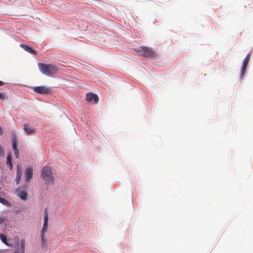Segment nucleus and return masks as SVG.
I'll list each match as a JSON object with an SVG mask.
<instances>
[{
	"mask_svg": "<svg viewBox=\"0 0 253 253\" xmlns=\"http://www.w3.org/2000/svg\"><path fill=\"white\" fill-rule=\"evenodd\" d=\"M22 175V171L20 169L19 167H17V172H16V181L17 184H18L19 183L21 177Z\"/></svg>",
	"mask_w": 253,
	"mask_h": 253,
	"instance_id": "nucleus-14",
	"label": "nucleus"
},
{
	"mask_svg": "<svg viewBox=\"0 0 253 253\" xmlns=\"http://www.w3.org/2000/svg\"><path fill=\"white\" fill-rule=\"evenodd\" d=\"M33 176V168L30 167L26 169L25 171V180L27 182L29 181Z\"/></svg>",
	"mask_w": 253,
	"mask_h": 253,
	"instance_id": "nucleus-9",
	"label": "nucleus"
},
{
	"mask_svg": "<svg viewBox=\"0 0 253 253\" xmlns=\"http://www.w3.org/2000/svg\"><path fill=\"white\" fill-rule=\"evenodd\" d=\"M15 156L17 158H19V150H16L14 151Z\"/></svg>",
	"mask_w": 253,
	"mask_h": 253,
	"instance_id": "nucleus-21",
	"label": "nucleus"
},
{
	"mask_svg": "<svg viewBox=\"0 0 253 253\" xmlns=\"http://www.w3.org/2000/svg\"><path fill=\"white\" fill-rule=\"evenodd\" d=\"M24 130L29 135L33 134L36 132V128L35 127H32L28 124L24 125Z\"/></svg>",
	"mask_w": 253,
	"mask_h": 253,
	"instance_id": "nucleus-11",
	"label": "nucleus"
},
{
	"mask_svg": "<svg viewBox=\"0 0 253 253\" xmlns=\"http://www.w3.org/2000/svg\"><path fill=\"white\" fill-rule=\"evenodd\" d=\"M12 141V144H18V139L15 135H13Z\"/></svg>",
	"mask_w": 253,
	"mask_h": 253,
	"instance_id": "nucleus-18",
	"label": "nucleus"
},
{
	"mask_svg": "<svg viewBox=\"0 0 253 253\" xmlns=\"http://www.w3.org/2000/svg\"><path fill=\"white\" fill-rule=\"evenodd\" d=\"M3 133V130L2 129V128L0 126V135L2 134Z\"/></svg>",
	"mask_w": 253,
	"mask_h": 253,
	"instance_id": "nucleus-24",
	"label": "nucleus"
},
{
	"mask_svg": "<svg viewBox=\"0 0 253 253\" xmlns=\"http://www.w3.org/2000/svg\"><path fill=\"white\" fill-rule=\"evenodd\" d=\"M35 92L40 94H47L49 92L50 89L45 86H35L33 88Z\"/></svg>",
	"mask_w": 253,
	"mask_h": 253,
	"instance_id": "nucleus-6",
	"label": "nucleus"
},
{
	"mask_svg": "<svg viewBox=\"0 0 253 253\" xmlns=\"http://www.w3.org/2000/svg\"><path fill=\"white\" fill-rule=\"evenodd\" d=\"M38 65L40 71L42 74L48 76H52L57 71V67L51 64L39 63Z\"/></svg>",
	"mask_w": 253,
	"mask_h": 253,
	"instance_id": "nucleus-1",
	"label": "nucleus"
},
{
	"mask_svg": "<svg viewBox=\"0 0 253 253\" xmlns=\"http://www.w3.org/2000/svg\"><path fill=\"white\" fill-rule=\"evenodd\" d=\"M6 163L7 165L9 166L10 169H11L12 168V156L11 154H8L6 159Z\"/></svg>",
	"mask_w": 253,
	"mask_h": 253,
	"instance_id": "nucleus-15",
	"label": "nucleus"
},
{
	"mask_svg": "<svg viewBox=\"0 0 253 253\" xmlns=\"http://www.w3.org/2000/svg\"><path fill=\"white\" fill-rule=\"evenodd\" d=\"M20 47H21L22 48H23L26 51L33 54H36V51L33 49L32 48L30 47L29 46L24 44H20Z\"/></svg>",
	"mask_w": 253,
	"mask_h": 253,
	"instance_id": "nucleus-13",
	"label": "nucleus"
},
{
	"mask_svg": "<svg viewBox=\"0 0 253 253\" xmlns=\"http://www.w3.org/2000/svg\"><path fill=\"white\" fill-rule=\"evenodd\" d=\"M16 241L15 250L13 253H25V240L22 239L19 242L18 237H15Z\"/></svg>",
	"mask_w": 253,
	"mask_h": 253,
	"instance_id": "nucleus-4",
	"label": "nucleus"
},
{
	"mask_svg": "<svg viewBox=\"0 0 253 253\" xmlns=\"http://www.w3.org/2000/svg\"><path fill=\"white\" fill-rule=\"evenodd\" d=\"M16 193L18 196L22 200L27 199V193L26 191L22 190L21 188L17 189Z\"/></svg>",
	"mask_w": 253,
	"mask_h": 253,
	"instance_id": "nucleus-10",
	"label": "nucleus"
},
{
	"mask_svg": "<svg viewBox=\"0 0 253 253\" xmlns=\"http://www.w3.org/2000/svg\"><path fill=\"white\" fill-rule=\"evenodd\" d=\"M0 203L6 206H9V203L4 198L0 197Z\"/></svg>",
	"mask_w": 253,
	"mask_h": 253,
	"instance_id": "nucleus-17",
	"label": "nucleus"
},
{
	"mask_svg": "<svg viewBox=\"0 0 253 253\" xmlns=\"http://www.w3.org/2000/svg\"><path fill=\"white\" fill-rule=\"evenodd\" d=\"M41 176L47 185L53 184L54 177L50 168L44 167L41 171Z\"/></svg>",
	"mask_w": 253,
	"mask_h": 253,
	"instance_id": "nucleus-2",
	"label": "nucleus"
},
{
	"mask_svg": "<svg viewBox=\"0 0 253 253\" xmlns=\"http://www.w3.org/2000/svg\"><path fill=\"white\" fill-rule=\"evenodd\" d=\"M4 156V153L3 149L1 146H0V157H3Z\"/></svg>",
	"mask_w": 253,
	"mask_h": 253,
	"instance_id": "nucleus-20",
	"label": "nucleus"
},
{
	"mask_svg": "<svg viewBox=\"0 0 253 253\" xmlns=\"http://www.w3.org/2000/svg\"><path fill=\"white\" fill-rule=\"evenodd\" d=\"M134 51L138 55L145 57H155L157 54L151 48L146 46H141L138 49H134Z\"/></svg>",
	"mask_w": 253,
	"mask_h": 253,
	"instance_id": "nucleus-3",
	"label": "nucleus"
},
{
	"mask_svg": "<svg viewBox=\"0 0 253 253\" xmlns=\"http://www.w3.org/2000/svg\"><path fill=\"white\" fill-rule=\"evenodd\" d=\"M86 100L87 101H92L94 103L96 104L98 101V97L95 94L91 92H89L86 94Z\"/></svg>",
	"mask_w": 253,
	"mask_h": 253,
	"instance_id": "nucleus-7",
	"label": "nucleus"
},
{
	"mask_svg": "<svg viewBox=\"0 0 253 253\" xmlns=\"http://www.w3.org/2000/svg\"><path fill=\"white\" fill-rule=\"evenodd\" d=\"M40 238L42 242V246L43 248L47 247L48 244L47 238H46L45 234L40 233Z\"/></svg>",
	"mask_w": 253,
	"mask_h": 253,
	"instance_id": "nucleus-12",
	"label": "nucleus"
},
{
	"mask_svg": "<svg viewBox=\"0 0 253 253\" xmlns=\"http://www.w3.org/2000/svg\"><path fill=\"white\" fill-rule=\"evenodd\" d=\"M0 239L2 242L8 246H10V244H8L6 236L2 234H0Z\"/></svg>",
	"mask_w": 253,
	"mask_h": 253,
	"instance_id": "nucleus-16",
	"label": "nucleus"
},
{
	"mask_svg": "<svg viewBox=\"0 0 253 253\" xmlns=\"http://www.w3.org/2000/svg\"><path fill=\"white\" fill-rule=\"evenodd\" d=\"M4 84V83L1 81H0V86Z\"/></svg>",
	"mask_w": 253,
	"mask_h": 253,
	"instance_id": "nucleus-25",
	"label": "nucleus"
},
{
	"mask_svg": "<svg viewBox=\"0 0 253 253\" xmlns=\"http://www.w3.org/2000/svg\"><path fill=\"white\" fill-rule=\"evenodd\" d=\"M48 221V212L47 210H45L44 212V221L40 233H42V234H45L47 231Z\"/></svg>",
	"mask_w": 253,
	"mask_h": 253,
	"instance_id": "nucleus-5",
	"label": "nucleus"
},
{
	"mask_svg": "<svg viewBox=\"0 0 253 253\" xmlns=\"http://www.w3.org/2000/svg\"><path fill=\"white\" fill-rule=\"evenodd\" d=\"M4 221V219L3 218L0 217V224L2 223Z\"/></svg>",
	"mask_w": 253,
	"mask_h": 253,
	"instance_id": "nucleus-23",
	"label": "nucleus"
},
{
	"mask_svg": "<svg viewBox=\"0 0 253 253\" xmlns=\"http://www.w3.org/2000/svg\"><path fill=\"white\" fill-rule=\"evenodd\" d=\"M5 98H7V96H6L5 94L0 92V99H3Z\"/></svg>",
	"mask_w": 253,
	"mask_h": 253,
	"instance_id": "nucleus-19",
	"label": "nucleus"
},
{
	"mask_svg": "<svg viewBox=\"0 0 253 253\" xmlns=\"http://www.w3.org/2000/svg\"><path fill=\"white\" fill-rule=\"evenodd\" d=\"M250 58V55L248 54L244 60L242 67L241 71V78H242L244 76Z\"/></svg>",
	"mask_w": 253,
	"mask_h": 253,
	"instance_id": "nucleus-8",
	"label": "nucleus"
},
{
	"mask_svg": "<svg viewBox=\"0 0 253 253\" xmlns=\"http://www.w3.org/2000/svg\"><path fill=\"white\" fill-rule=\"evenodd\" d=\"M12 148H13V151L16 150H18L17 144H12Z\"/></svg>",
	"mask_w": 253,
	"mask_h": 253,
	"instance_id": "nucleus-22",
	"label": "nucleus"
}]
</instances>
